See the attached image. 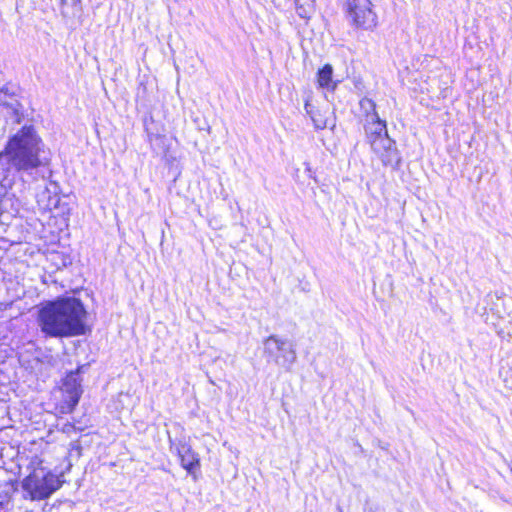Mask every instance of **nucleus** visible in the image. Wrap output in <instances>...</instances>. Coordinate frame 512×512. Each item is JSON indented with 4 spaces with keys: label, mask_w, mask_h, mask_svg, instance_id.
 I'll return each mask as SVG.
<instances>
[{
    "label": "nucleus",
    "mask_w": 512,
    "mask_h": 512,
    "mask_svg": "<svg viewBox=\"0 0 512 512\" xmlns=\"http://www.w3.org/2000/svg\"><path fill=\"white\" fill-rule=\"evenodd\" d=\"M35 320L45 338H72L91 332L84 303L72 296H59L40 303Z\"/></svg>",
    "instance_id": "1"
},
{
    "label": "nucleus",
    "mask_w": 512,
    "mask_h": 512,
    "mask_svg": "<svg viewBox=\"0 0 512 512\" xmlns=\"http://www.w3.org/2000/svg\"><path fill=\"white\" fill-rule=\"evenodd\" d=\"M266 350L275 362H291L294 360V351L287 341L280 340L276 336H269L265 340Z\"/></svg>",
    "instance_id": "8"
},
{
    "label": "nucleus",
    "mask_w": 512,
    "mask_h": 512,
    "mask_svg": "<svg viewBox=\"0 0 512 512\" xmlns=\"http://www.w3.org/2000/svg\"><path fill=\"white\" fill-rule=\"evenodd\" d=\"M509 467H510V471H511V473H512V461H511V463H510V466H509Z\"/></svg>",
    "instance_id": "12"
},
{
    "label": "nucleus",
    "mask_w": 512,
    "mask_h": 512,
    "mask_svg": "<svg viewBox=\"0 0 512 512\" xmlns=\"http://www.w3.org/2000/svg\"><path fill=\"white\" fill-rule=\"evenodd\" d=\"M82 0H59L60 11L64 17L73 16L81 11Z\"/></svg>",
    "instance_id": "10"
},
{
    "label": "nucleus",
    "mask_w": 512,
    "mask_h": 512,
    "mask_svg": "<svg viewBox=\"0 0 512 512\" xmlns=\"http://www.w3.org/2000/svg\"><path fill=\"white\" fill-rule=\"evenodd\" d=\"M65 427H71V428H73V427H74V425H73V424H71V423H68V424H66V425H65Z\"/></svg>",
    "instance_id": "11"
},
{
    "label": "nucleus",
    "mask_w": 512,
    "mask_h": 512,
    "mask_svg": "<svg viewBox=\"0 0 512 512\" xmlns=\"http://www.w3.org/2000/svg\"><path fill=\"white\" fill-rule=\"evenodd\" d=\"M34 469L23 479L22 488L33 500H44L61 487L58 477L51 471L41 467L42 459L35 457L32 462Z\"/></svg>",
    "instance_id": "4"
},
{
    "label": "nucleus",
    "mask_w": 512,
    "mask_h": 512,
    "mask_svg": "<svg viewBox=\"0 0 512 512\" xmlns=\"http://www.w3.org/2000/svg\"><path fill=\"white\" fill-rule=\"evenodd\" d=\"M346 12L355 29L373 30L377 26V16L370 0H347Z\"/></svg>",
    "instance_id": "6"
},
{
    "label": "nucleus",
    "mask_w": 512,
    "mask_h": 512,
    "mask_svg": "<svg viewBox=\"0 0 512 512\" xmlns=\"http://www.w3.org/2000/svg\"><path fill=\"white\" fill-rule=\"evenodd\" d=\"M43 147V140L34 126L24 125L8 139L0 156H5L17 171L33 170L42 165Z\"/></svg>",
    "instance_id": "3"
},
{
    "label": "nucleus",
    "mask_w": 512,
    "mask_h": 512,
    "mask_svg": "<svg viewBox=\"0 0 512 512\" xmlns=\"http://www.w3.org/2000/svg\"><path fill=\"white\" fill-rule=\"evenodd\" d=\"M170 448L176 453L180 465L186 472L193 477L194 480L197 479V471L200 469V457L197 452H195L192 446L186 441H178L175 444H171Z\"/></svg>",
    "instance_id": "7"
},
{
    "label": "nucleus",
    "mask_w": 512,
    "mask_h": 512,
    "mask_svg": "<svg viewBox=\"0 0 512 512\" xmlns=\"http://www.w3.org/2000/svg\"><path fill=\"white\" fill-rule=\"evenodd\" d=\"M359 107L366 142L383 166L396 168L401 162L396 141L389 135L386 120L380 118L376 102L364 96L359 101Z\"/></svg>",
    "instance_id": "2"
},
{
    "label": "nucleus",
    "mask_w": 512,
    "mask_h": 512,
    "mask_svg": "<svg viewBox=\"0 0 512 512\" xmlns=\"http://www.w3.org/2000/svg\"><path fill=\"white\" fill-rule=\"evenodd\" d=\"M316 83L318 88L328 91H335L337 82L333 80V67L331 64H324L316 73Z\"/></svg>",
    "instance_id": "9"
},
{
    "label": "nucleus",
    "mask_w": 512,
    "mask_h": 512,
    "mask_svg": "<svg viewBox=\"0 0 512 512\" xmlns=\"http://www.w3.org/2000/svg\"><path fill=\"white\" fill-rule=\"evenodd\" d=\"M83 366H78L75 370L69 371L62 378L61 390L64 397L55 404V413L58 415L71 414L75 411L83 394L80 373Z\"/></svg>",
    "instance_id": "5"
}]
</instances>
